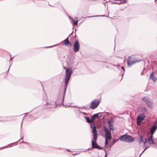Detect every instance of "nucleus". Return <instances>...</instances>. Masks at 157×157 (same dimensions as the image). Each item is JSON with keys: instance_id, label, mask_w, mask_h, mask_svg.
<instances>
[{"instance_id": "obj_18", "label": "nucleus", "mask_w": 157, "mask_h": 157, "mask_svg": "<svg viewBox=\"0 0 157 157\" xmlns=\"http://www.w3.org/2000/svg\"><path fill=\"white\" fill-rule=\"evenodd\" d=\"M153 134H151V136L148 138L147 142L148 144H151V141L152 140Z\"/></svg>"}, {"instance_id": "obj_26", "label": "nucleus", "mask_w": 157, "mask_h": 157, "mask_svg": "<svg viewBox=\"0 0 157 157\" xmlns=\"http://www.w3.org/2000/svg\"><path fill=\"white\" fill-rule=\"evenodd\" d=\"M121 69H123L124 71V68L123 67H121Z\"/></svg>"}, {"instance_id": "obj_24", "label": "nucleus", "mask_w": 157, "mask_h": 157, "mask_svg": "<svg viewBox=\"0 0 157 157\" xmlns=\"http://www.w3.org/2000/svg\"><path fill=\"white\" fill-rule=\"evenodd\" d=\"M7 121V120H0V122H1V121Z\"/></svg>"}, {"instance_id": "obj_1", "label": "nucleus", "mask_w": 157, "mask_h": 157, "mask_svg": "<svg viewBox=\"0 0 157 157\" xmlns=\"http://www.w3.org/2000/svg\"><path fill=\"white\" fill-rule=\"evenodd\" d=\"M63 67L64 69L66 70V75L65 78V84L64 85L63 89V94L62 95V99H61L59 101V104H62L63 102L64 95L67 90V85L72 73V71L71 69H68L65 66H64Z\"/></svg>"}, {"instance_id": "obj_25", "label": "nucleus", "mask_w": 157, "mask_h": 157, "mask_svg": "<svg viewBox=\"0 0 157 157\" xmlns=\"http://www.w3.org/2000/svg\"><path fill=\"white\" fill-rule=\"evenodd\" d=\"M148 147H146V148H145V149H144V150L143 151L142 153L145 151V150L146 149H147L148 148Z\"/></svg>"}, {"instance_id": "obj_11", "label": "nucleus", "mask_w": 157, "mask_h": 157, "mask_svg": "<svg viewBox=\"0 0 157 157\" xmlns=\"http://www.w3.org/2000/svg\"><path fill=\"white\" fill-rule=\"evenodd\" d=\"M149 78L154 82H155L157 79L156 77L154 75L153 72H152V73L151 74L149 77Z\"/></svg>"}, {"instance_id": "obj_6", "label": "nucleus", "mask_w": 157, "mask_h": 157, "mask_svg": "<svg viewBox=\"0 0 157 157\" xmlns=\"http://www.w3.org/2000/svg\"><path fill=\"white\" fill-rule=\"evenodd\" d=\"M80 48V44L78 40H75L73 45V50L75 52L78 51Z\"/></svg>"}, {"instance_id": "obj_37", "label": "nucleus", "mask_w": 157, "mask_h": 157, "mask_svg": "<svg viewBox=\"0 0 157 157\" xmlns=\"http://www.w3.org/2000/svg\"><path fill=\"white\" fill-rule=\"evenodd\" d=\"M90 149H88V150H90Z\"/></svg>"}, {"instance_id": "obj_23", "label": "nucleus", "mask_w": 157, "mask_h": 157, "mask_svg": "<svg viewBox=\"0 0 157 157\" xmlns=\"http://www.w3.org/2000/svg\"><path fill=\"white\" fill-rule=\"evenodd\" d=\"M155 144V143L154 142H153V140H152L151 141V144Z\"/></svg>"}, {"instance_id": "obj_27", "label": "nucleus", "mask_w": 157, "mask_h": 157, "mask_svg": "<svg viewBox=\"0 0 157 157\" xmlns=\"http://www.w3.org/2000/svg\"><path fill=\"white\" fill-rule=\"evenodd\" d=\"M105 152H106V154H105V157H107V153H106V151H105Z\"/></svg>"}, {"instance_id": "obj_17", "label": "nucleus", "mask_w": 157, "mask_h": 157, "mask_svg": "<svg viewBox=\"0 0 157 157\" xmlns=\"http://www.w3.org/2000/svg\"><path fill=\"white\" fill-rule=\"evenodd\" d=\"M84 117L88 123H90L93 122L92 119H90L89 117Z\"/></svg>"}, {"instance_id": "obj_10", "label": "nucleus", "mask_w": 157, "mask_h": 157, "mask_svg": "<svg viewBox=\"0 0 157 157\" xmlns=\"http://www.w3.org/2000/svg\"><path fill=\"white\" fill-rule=\"evenodd\" d=\"M157 128V126L154 125L152 126L151 128L150 132L151 134H153Z\"/></svg>"}, {"instance_id": "obj_5", "label": "nucleus", "mask_w": 157, "mask_h": 157, "mask_svg": "<svg viewBox=\"0 0 157 157\" xmlns=\"http://www.w3.org/2000/svg\"><path fill=\"white\" fill-rule=\"evenodd\" d=\"M103 128L105 133V137H108L109 140H110L111 138L110 131L105 126L103 127Z\"/></svg>"}, {"instance_id": "obj_22", "label": "nucleus", "mask_w": 157, "mask_h": 157, "mask_svg": "<svg viewBox=\"0 0 157 157\" xmlns=\"http://www.w3.org/2000/svg\"><path fill=\"white\" fill-rule=\"evenodd\" d=\"M141 121H140L138 119H137V125H140V124H141Z\"/></svg>"}, {"instance_id": "obj_38", "label": "nucleus", "mask_w": 157, "mask_h": 157, "mask_svg": "<svg viewBox=\"0 0 157 157\" xmlns=\"http://www.w3.org/2000/svg\"><path fill=\"white\" fill-rule=\"evenodd\" d=\"M10 145V144H9L8 145V146H9Z\"/></svg>"}, {"instance_id": "obj_16", "label": "nucleus", "mask_w": 157, "mask_h": 157, "mask_svg": "<svg viewBox=\"0 0 157 157\" xmlns=\"http://www.w3.org/2000/svg\"><path fill=\"white\" fill-rule=\"evenodd\" d=\"M126 135H124L122 136H120L119 138V140L120 141H122L125 142L126 141Z\"/></svg>"}, {"instance_id": "obj_41", "label": "nucleus", "mask_w": 157, "mask_h": 157, "mask_svg": "<svg viewBox=\"0 0 157 157\" xmlns=\"http://www.w3.org/2000/svg\"><path fill=\"white\" fill-rule=\"evenodd\" d=\"M1 54L0 53V55H1Z\"/></svg>"}, {"instance_id": "obj_36", "label": "nucleus", "mask_w": 157, "mask_h": 157, "mask_svg": "<svg viewBox=\"0 0 157 157\" xmlns=\"http://www.w3.org/2000/svg\"><path fill=\"white\" fill-rule=\"evenodd\" d=\"M68 106H70V105H67Z\"/></svg>"}, {"instance_id": "obj_9", "label": "nucleus", "mask_w": 157, "mask_h": 157, "mask_svg": "<svg viewBox=\"0 0 157 157\" xmlns=\"http://www.w3.org/2000/svg\"><path fill=\"white\" fill-rule=\"evenodd\" d=\"M126 139L125 142L128 143H131L134 140V138L132 137V136L128 135H126Z\"/></svg>"}, {"instance_id": "obj_2", "label": "nucleus", "mask_w": 157, "mask_h": 157, "mask_svg": "<svg viewBox=\"0 0 157 157\" xmlns=\"http://www.w3.org/2000/svg\"><path fill=\"white\" fill-rule=\"evenodd\" d=\"M90 127L92 128V133L93 135V138L95 140H92L91 141V144L92 146V147L94 148H96L99 149H103V148L100 147L98 145L96 142L98 138V134L96 128L94 123L90 125Z\"/></svg>"}, {"instance_id": "obj_35", "label": "nucleus", "mask_w": 157, "mask_h": 157, "mask_svg": "<svg viewBox=\"0 0 157 157\" xmlns=\"http://www.w3.org/2000/svg\"><path fill=\"white\" fill-rule=\"evenodd\" d=\"M22 139V137H21V139Z\"/></svg>"}, {"instance_id": "obj_12", "label": "nucleus", "mask_w": 157, "mask_h": 157, "mask_svg": "<svg viewBox=\"0 0 157 157\" xmlns=\"http://www.w3.org/2000/svg\"><path fill=\"white\" fill-rule=\"evenodd\" d=\"M63 45L67 46H68L70 44V43L68 40V37L66 39L64 40Z\"/></svg>"}, {"instance_id": "obj_4", "label": "nucleus", "mask_w": 157, "mask_h": 157, "mask_svg": "<svg viewBox=\"0 0 157 157\" xmlns=\"http://www.w3.org/2000/svg\"><path fill=\"white\" fill-rule=\"evenodd\" d=\"M100 102L98 99L93 100L91 103L90 108L93 109L96 108L99 105Z\"/></svg>"}, {"instance_id": "obj_34", "label": "nucleus", "mask_w": 157, "mask_h": 157, "mask_svg": "<svg viewBox=\"0 0 157 157\" xmlns=\"http://www.w3.org/2000/svg\"><path fill=\"white\" fill-rule=\"evenodd\" d=\"M22 123H21V126H22Z\"/></svg>"}, {"instance_id": "obj_40", "label": "nucleus", "mask_w": 157, "mask_h": 157, "mask_svg": "<svg viewBox=\"0 0 157 157\" xmlns=\"http://www.w3.org/2000/svg\"><path fill=\"white\" fill-rule=\"evenodd\" d=\"M140 155L139 157H140Z\"/></svg>"}, {"instance_id": "obj_19", "label": "nucleus", "mask_w": 157, "mask_h": 157, "mask_svg": "<svg viewBox=\"0 0 157 157\" xmlns=\"http://www.w3.org/2000/svg\"><path fill=\"white\" fill-rule=\"evenodd\" d=\"M76 20H74L73 18H71V19H72V21H73L74 25H76L78 24V18L77 17H76Z\"/></svg>"}, {"instance_id": "obj_39", "label": "nucleus", "mask_w": 157, "mask_h": 157, "mask_svg": "<svg viewBox=\"0 0 157 157\" xmlns=\"http://www.w3.org/2000/svg\"><path fill=\"white\" fill-rule=\"evenodd\" d=\"M157 1V0H155V2L156 1Z\"/></svg>"}, {"instance_id": "obj_21", "label": "nucleus", "mask_w": 157, "mask_h": 157, "mask_svg": "<svg viewBox=\"0 0 157 157\" xmlns=\"http://www.w3.org/2000/svg\"><path fill=\"white\" fill-rule=\"evenodd\" d=\"M141 109L144 112H146L147 111V110L145 106H142L141 107Z\"/></svg>"}, {"instance_id": "obj_7", "label": "nucleus", "mask_w": 157, "mask_h": 157, "mask_svg": "<svg viewBox=\"0 0 157 157\" xmlns=\"http://www.w3.org/2000/svg\"><path fill=\"white\" fill-rule=\"evenodd\" d=\"M141 61V60H137L136 59L133 60L131 59H129L127 61V65L128 66L131 67L134 64Z\"/></svg>"}, {"instance_id": "obj_31", "label": "nucleus", "mask_w": 157, "mask_h": 157, "mask_svg": "<svg viewBox=\"0 0 157 157\" xmlns=\"http://www.w3.org/2000/svg\"><path fill=\"white\" fill-rule=\"evenodd\" d=\"M24 143H25V144H29V143H26V142H23Z\"/></svg>"}, {"instance_id": "obj_30", "label": "nucleus", "mask_w": 157, "mask_h": 157, "mask_svg": "<svg viewBox=\"0 0 157 157\" xmlns=\"http://www.w3.org/2000/svg\"><path fill=\"white\" fill-rule=\"evenodd\" d=\"M10 66H9V69H8V71H7L8 72L9 71V70H10Z\"/></svg>"}, {"instance_id": "obj_3", "label": "nucleus", "mask_w": 157, "mask_h": 157, "mask_svg": "<svg viewBox=\"0 0 157 157\" xmlns=\"http://www.w3.org/2000/svg\"><path fill=\"white\" fill-rule=\"evenodd\" d=\"M142 101L146 103L148 107L152 108L153 107V101L147 97H145L142 99Z\"/></svg>"}, {"instance_id": "obj_8", "label": "nucleus", "mask_w": 157, "mask_h": 157, "mask_svg": "<svg viewBox=\"0 0 157 157\" xmlns=\"http://www.w3.org/2000/svg\"><path fill=\"white\" fill-rule=\"evenodd\" d=\"M146 141V139L145 138H143L141 135L140 136L139 141V144L143 143L144 146H145Z\"/></svg>"}, {"instance_id": "obj_32", "label": "nucleus", "mask_w": 157, "mask_h": 157, "mask_svg": "<svg viewBox=\"0 0 157 157\" xmlns=\"http://www.w3.org/2000/svg\"><path fill=\"white\" fill-rule=\"evenodd\" d=\"M47 47L46 48H50V47Z\"/></svg>"}, {"instance_id": "obj_13", "label": "nucleus", "mask_w": 157, "mask_h": 157, "mask_svg": "<svg viewBox=\"0 0 157 157\" xmlns=\"http://www.w3.org/2000/svg\"><path fill=\"white\" fill-rule=\"evenodd\" d=\"M145 115L144 114H141L139 115L137 117V119L140 121H142L145 118Z\"/></svg>"}, {"instance_id": "obj_14", "label": "nucleus", "mask_w": 157, "mask_h": 157, "mask_svg": "<svg viewBox=\"0 0 157 157\" xmlns=\"http://www.w3.org/2000/svg\"><path fill=\"white\" fill-rule=\"evenodd\" d=\"M108 124L109 126V127L110 130H113V121L112 120H110L108 122Z\"/></svg>"}, {"instance_id": "obj_20", "label": "nucleus", "mask_w": 157, "mask_h": 157, "mask_svg": "<svg viewBox=\"0 0 157 157\" xmlns=\"http://www.w3.org/2000/svg\"><path fill=\"white\" fill-rule=\"evenodd\" d=\"M108 139H109L108 138V137H105V147H107V146L108 144Z\"/></svg>"}, {"instance_id": "obj_15", "label": "nucleus", "mask_w": 157, "mask_h": 157, "mask_svg": "<svg viewBox=\"0 0 157 157\" xmlns=\"http://www.w3.org/2000/svg\"><path fill=\"white\" fill-rule=\"evenodd\" d=\"M100 113H96V114H94L91 117V119L93 121H94L95 120V118H98L99 114H100Z\"/></svg>"}, {"instance_id": "obj_28", "label": "nucleus", "mask_w": 157, "mask_h": 157, "mask_svg": "<svg viewBox=\"0 0 157 157\" xmlns=\"http://www.w3.org/2000/svg\"><path fill=\"white\" fill-rule=\"evenodd\" d=\"M81 113L83 114L86 115V113H85V112H81Z\"/></svg>"}, {"instance_id": "obj_33", "label": "nucleus", "mask_w": 157, "mask_h": 157, "mask_svg": "<svg viewBox=\"0 0 157 157\" xmlns=\"http://www.w3.org/2000/svg\"><path fill=\"white\" fill-rule=\"evenodd\" d=\"M67 151H69V149H67Z\"/></svg>"}, {"instance_id": "obj_29", "label": "nucleus", "mask_w": 157, "mask_h": 157, "mask_svg": "<svg viewBox=\"0 0 157 157\" xmlns=\"http://www.w3.org/2000/svg\"><path fill=\"white\" fill-rule=\"evenodd\" d=\"M97 16H89L88 17H97Z\"/></svg>"}]
</instances>
